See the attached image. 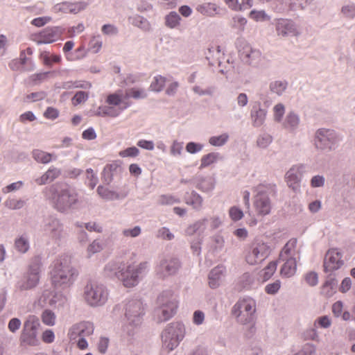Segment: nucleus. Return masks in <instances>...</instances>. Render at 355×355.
I'll return each mask as SVG.
<instances>
[{
  "label": "nucleus",
  "mask_w": 355,
  "mask_h": 355,
  "mask_svg": "<svg viewBox=\"0 0 355 355\" xmlns=\"http://www.w3.org/2000/svg\"><path fill=\"white\" fill-rule=\"evenodd\" d=\"M15 248L19 253L24 254L30 248V238L27 234H22L15 240Z\"/></svg>",
  "instance_id": "obj_37"
},
{
  "label": "nucleus",
  "mask_w": 355,
  "mask_h": 355,
  "mask_svg": "<svg viewBox=\"0 0 355 355\" xmlns=\"http://www.w3.org/2000/svg\"><path fill=\"white\" fill-rule=\"evenodd\" d=\"M157 237L166 241H171L175 236L168 227H162L157 230Z\"/></svg>",
  "instance_id": "obj_63"
},
{
  "label": "nucleus",
  "mask_w": 355,
  "mask_h": 355,
  "mask_svg": "<svg viewBox=\"0 0 355 355\" xmlns=\"http://www.w3.org/2000/svg\"><path fill=\"white\" fill-rule=\"evenodd\" d=\"M41 230L43 234L52 240H60L63 236V225L55 216H48L43 220Z\"/></svg>",
  "instance_id": "obj_17"
},
{
  "label": "nucleus",
  "mask_w": 355,
  "mask_h": 355,
  "mask_svg": "<svg viewBox=\"0 0 355 355\" xmlns=\"http://www.w3.org/2000/svg\"><path fill=\"white\" fill-rule=\"evenodd\" d=\"M341 13L348 19L355 18V3H350L341 8Z\"/></svg>",
  "instance_id": "obj_61"
},
{
  "label": "nucleus",
  "mask_w": 355,
  "mask_h": 355,
  "mask_svg": "<svg viewBox=\"0 0 355 355\" xmlns=\"http://www.w3.org/2000/svg\"><path fill=\"white\" fill-rule=\"evenodd\" d=\"M337 284L338 282L336 279L329 275L322 285L321 293L327 297H331L336 292Z\"/></svg>",
  "instance_id": "obj_38"
},
{
  "label": "nucleus",
  "mask_w": 355,
  "mask_h": 355,
  "mask_svg": "<svg viewBox=\"0 0 355 355\" xmlns=\"http://www.w3.org/2000/svg\"><path fill=\"white\" fill-rule=\"evenodd\" d=\"M184 142L174 140L170 148V154L174 157H180L183 153Z\"/></svg>",
  "instance_id": "obj_53"
},
{
  "label": "nucleus",
  "mask_w": 355,
  "mask_h": 355,
  "mask_svg": "<svg viewBox=\"0 0 355 355\" xmlns=\"http://www.w3.org/2000/svg\"><path fill=\"white\" fill-rule=\"evenodd\" d=\"M76 226L78 228L85 227L89 232H96L101 233L103 232V227L101 225L96 222H89L87 223H76Z\"/></svg>",
  "instance_id": "obj_56"
},
{
  "label": "nucleus",
  "mask_w": 355,
  "mask_h": 355,
  "mask_svg": "<svg viewBox=\"0 0 355 355\" xmlns=\"http://www.w3.org/2000/svg\"><path fill=\"white\" fill-rule=\"evenodd\" d=\"M41 273V262L38 259L32 260L26 272L17 282L16 287L21 291L35 288L40 282Z\"/></svg>",
  "instance_id": "obj_12"
},
{
  "label": "nucleus",
  "mask_w": 355,
  "mask_h": 355,
  "mask_svg": "<svg viewBox=\"0 0 355 355\" xmlns=\"http://www.w3.org/2000/svg\"><path fill=\"white\" fill-rule=\"evenodd\" d=\"M121 264L116 261L108 262L104 268L105 275L110 278L116 277L119 280V274L121 272Z\"/></svg>",
  "instance_id": "obj_35"
},
{
  "label": "nucleus",
  "mask_w": 355,
  "mask_h": 355,
  "mask_svg": "<svg viewBox=\"0 0 355 355\" xmlns=\"http://www.w3.org/2000/svg\"><path fill=\"white\" fill-rule=\"evenodd\" d=\"M205 55L206 58L209 60L210 65L214 66L216 64H218L220 66L221 63L220 57L221 55H224V53H221L220 47L217 46L209 48Z\"/></svg>",
  "instance_id": "obj_36"
},
{
  "label": "nucleus",
  "mask_w": 355,
  "mask_h": 355,
  "mask_svg": "<svg viewBox=\"0 0 355 355\" xmlns=\"http://www.w3.org/2000/svg\"><path fill=\"white\" fill-rule=\"evenodd\" d=\"M209 223L208 218L204 217L189 224L184 230V234L187 236H191L195 234L198 237L203 238L205 232L207 229Z\"/></svg>",
  "instance_id": "obj_23"
},
{
  "label": "nucleus",
  "mask_w": 355,
  "mask_h": 355,
  "mask_svg": "<svg viewBox=\"0 0 355 355\" xmlns=\"http://www.w3.org/2000/svg\"><path fill=\"white\" fill-rule=\"evenodd\" d=\"M177 309L178 301L173 291H164L157 297L154 318L157 322L167 321L175 314Z\"/></svg>",
  "instance_id": "obj_5"
},
{
  "label": "nucleus",
  "mask_w": 355,
  "mask_h": 355,
  "mask_svg": "<svg viewBox=\"0 0 355 355\" xmlns=\"http://www.w3.org/2000/svg\"><path fill=\"white\" fill-rule=\"evenodd\" d=\"M102 33L108 37L116 36L119 33V28L112 24H104L101 28Z\"/></svg>",
  "instance_id": "obj_60"
},
{
  "label": "nucleus",
  "mask_w": 355,
  "mask_h": 355,
  "mask_svg": "<svg viewBox=\"0 0 355 355\" xmlns=\"http://www.w3.org/2000/svg\"><path fill=\"white\" fill-rule=\"evenodd\" d=\"M344 265L343 254L337 248L327 251L324 260V268L326 272H332L340 269Z\"/></svg>",
  "instance_id": "obj_22"
},
{
  "label": "nucleus",
  "mask_w": 355,
  "mask_h": 355,
  "mask_svg": "<svg viewBox=\"0 0 355 355\" xmlns=\"http://www.w3.org/2000/svg\"><path fill=\"white\" fill-rule=\"evenodd\" d=\"M4 204L7 208L17 210L21 209L24 206L25 201L21 199L8 198L5 201Z\"/></svg>",
  "instance_id": "obj_59"
},
{
  "label": "nucleus",
  "mask_w": 355,
  "mask_h": 355,
  "mask_svg": "<svg viewBox=\"0 0 355 355\" xmlns=\"http://www.w3.org/2000/svg\"><path fill=\"white\" fill-rule=\"evenodd\" d=\"M288 86V83L285 80H275L270 83L269 88L272 93L278 96H282Z\"/></svg>",
  "instance_id": "obj_47"
},
{
  "label": "nucleus",
  "mask_w": 355,
  "mask_h": 355,
  "mask_svg": "<svg viewBox=\"0 0 355 355\" xmlns=\"http://www.w3.org/2000/svg\"><path fill=\"white\" fill-rule=\"evenodd\" d=\"M267 114V110L263 108L259 102L254 103L250 112L252 125L254 128L262 126L266 121Z\"/></svg>",
  "instance_id": "obj_24"
},
{
  "label": "nucleus",
  "mask_w": 355,
  "mask_h": 355,
  "mask_svg": "<svg viewBox=\"0 0 355 355\" xmlns=\"http://www.w3.org/2000/svg\"><path fill=\"white\" fill-rule=\"evenodd\" d=\"M254 277L251 274L248 272L243 274L238 280L239 288L246 290L251 288L254 284Z\"/></svg>",
  "instance_id": "obj_46"
},
{
  "label": "nucleus",
  "mask_w": 355,
  "mask_h": 355,
  "mask_svg": "<svg viewBox=\"0 0 355 355\" xmlns=\"http://www.w3.org/2000/svg\"><path fill=\"white\" fill-rule=\"evenodd\" d=\"M249 17L256 22H264L271 19V16L263 10H252L249 13Z\"/></svg>",
  "instance_id": "obj_44"
},
{
  "label": "nucleus",
  "mask_w": 355,
  "mask_h": 355,
  "mask_svg": "<svg viewBox=\"0 0 355 355\" xmlns=\"http://www.w3.org/2000/svg\"><path fill=\"white\" fill-rule=\"evenodd\" d=\"M147 96V92L144 88L132 87L125 89V92L121 89L118 90L107 96L106 105L98 107L96 115L101 117H117L132 105V102L129 101L130 98L138 100L146 98Z\"/></svg>",
  "instance_id": "obj_1"
},
{
  "label": "nucleus",
  "mask_w": 355,
  "mask_h": 355,
  "mask_svg": "<svg viewBox=\"0 0 355 355\" xmlns=\"http://www.w3.org/2000/svg\"><path fill=\"white\" fill-rule=\"evenodd\" d=\"M32 155L33 159L36 162L42 164H48L51 162L53 159H56V157L54 156L53 154L44 152L39 149H35L33 150Z\"/></svg>",
  "instance_id": "obj_40"
},
{
  "label": "nucleus",
  "mask_w": 355,
  "mask_h": 355,
  "mask_svg": "<svg viewBox=\"0 0 355 355\" xmlns=\"http://www.w3.org/2000/svg\"><path fill=\"white\" fill-rule=\"evenodd\" d=\"M67 302V297L60 291L45 290L40 298L42 305H49L54 308L63 307Z\"/></svg>",
  "instance_id": "obj_20"
},
{
  "label": "nucleus",
  "mask_w": 355,
  "mask_h": 355,
  "mask_svg": "<svg viewBox=\"0 0 355 355\" xmlns=\"http://www.w3.org/2000/svg\"><path fill=\"white\" fill-rule=\"evenodd\" d=\"M342 140V136L335 130L320 128L313 134L312 144L318 151L330 152L336 150Z\"/></svg>",
  "instance_id": "obj_6"
},
{
  "label": "nucleus",
  "mask_w": 355,
  "mask_h": 355,
  "mask_svg": "<svg viewBox=\"0 0 355 355\" xmlns=\"http://www.w3.org/2000/svg\"><path fill=\"white\" fill-rule=\"evenodd\" d=\"M248 20L245 17L241 15H235L232 17V27L236 29L238 33H242L245 29Z\"/></svg>",
  "instance_id": "obj_49"
},
{
  "label": "nucleus",
  "mask_w": 355,
  "mask_h": 355,
  "mask_svg": "<svg viewBox=\"0 0 355 355\" xmlns=\"http://www.w3.org/2000/svg\"><path fill=\"white\" fill-rule=\"evenodd\" d=\"M193 184L203 192H209L215 187V180L211 176L196 175L193 178Z\"/></svg>",
  "instance_id": "obj_28"
},
{
  "label": "nucleus",
  "mask_w": 355,
  "mask_h": 355,
  "mask_svg": "<svg viewBox=\"0 0 355 355\" xmlns=\"http://www.w3.org/2000/svg\"><path fill=\"white\" fill-rule=\"evenodd\" d=\"M284 262L280 269V275L282 277L289 278L295 275L297 271V260L295 259H279Z\"/></svg>",
  "instance_id": "obj_29"
},
{
  "label": "nucleus",
  "mask_w": 355,
  "mask_h": 355,
  "mask_svg": "<svg viewBox=\"0 0 355 355\" xmlns=\"http://www.w3.org/2000/svg\"><path fill=\"white\" fill-rule=\"evenodd\" d=\"M270 253V249L266 243L255 241L245 250V261L250 265L259 264Z\"/></svg>",
  "instance_id": "obj_13"
},
{
  "label": "nucleus",
  "mask_w": 355,
  "mask_h": 355,
  "mask_svg": "<svg viewBox=\"0 0 355 355\" xmlns=\"http://www.w3.org/2000/svg\"><path fill=\"white\" fill-rule=\"evenodd\" d=\"M165 84L166 78L161 75H157L154 77L153 80L150 85V88L152 91L159 92L163 89Z\"/></svg>",
  "instance_id": "obj_52"
},
{
  "label": "nucleus",
  "mask_w": 355,
  "mask_h": 355,
  "mask_svg": "<svg viewBox=\"0 0 355 355\" xmlns=\"http://www.w3.org/2000/svg\"><path fill=\"white\" fill-rule=\"evenodd\" d=\"M181 267L179 259L166 256L162 258L155 267L157 277L162 279L175 275Z\"/></svg>",
  "instance_id": "obj_16"
},
{
  "label": "nucleus",
  "mask_w": 355,
  "mask_h": 355,
  "mask_svg": "<svg viewBox=\"0 0 355 355\" xmlns=\"http://www.w3.org/2000/svg\"><path fill=\"white\" fill-rule=\"evenodd\" d=\"M109 291L106 286L98 282H89L84 288V298L92 307L103 306L108 300Z\"/></svg>",
  "instance_id": "obj_9"
},
{
  "label": "nucleus",
  "mask_w": 355,
  "mask_h": 355,
  "mask_svg": "<svg viewBox=\"0 0 355 355\" xmlns=\"http://www.w3.org/2000/svg\"><path fill=\"white\" fill-rule=\"evenodd\" d=\"M97 193L103 199L107 201L123 199L127 196L126 193H120L101 185L97 187Z\"/></svg>",
  "instance_id": "obj_32"
},
{
  "label": "nucleus",
  "mask_w": 355,
  "mask_h": 355,
  "mask_svg": "<svg viewBox=\"0 0 355 355\" xmlns=\"http://www.w3.org/2000/svg\"><path fill=\"white\" fill-rule=\"evenodd\" d=\"M141 234V228L136 225L132 228H125L121 231V234L125 238H137Z\"/></svg>",
  "instance_id": "obj_58"
},
{
  "label": "nucleus",
  "mask_w": 355,
  "mask_h": 355,
  "mask_svg": "<svg viewBox=\"0 0 355 355\" xmlns=\"http://www.w3.org/2000/svg\"><path fill=\"white\" fill-rule=\"evenodd\" d=\"M306 172V166L297 164L293 166L286 173L285 178L288 186L297 192L300 188V182Z\"/></svg>",
  "instance_id": "obj_21"
},
{
  "label": "nucleus",
  "mask_w": 355,
  "mask_h": 355,
  "mask_svg": "<svg viewBox=\"0 0 355 355\" xmlns=\"http://www.w3.org/2000/svg\"><path fill=\"white\" fill-rule=\"evenodd\" d=\"M197 10L203 15L214 17L218 13V7L215 3H205L197 7Z\"/></svg>",
  "instance_id": "obj_43"
},
{
  "label": "nucleus",
  "mask_w": 355,
  "mask_h": 355,
  "mask_svg": "<svg viewBox=\"0 0 355 355\" xmlns=\"http://www.w3.org/2000/svg\"><path fill=\"white\" fill-rule=\"evenodd\" d=\"M219 159L220 154L218 153L212 152L205 155L201 157L200 168L208 167L211 164L217 162Z\"/></svg>",
  "instance_id": "obj_45"
},
{
  "label": "nucleus",
  "mask_w": 355,
  "mask_h": 355,
  "mask_svg": "<svg viewBox=\"0 0 355 355\" xmlns=\"http://www.w3.org/2000/svg\"><path fill=\"white\" fill-rule=\"evenodd\" d=\"M61 174L60 169L51 166L41 177L35 180V182L38 185H44L49 182H53L58 178Z\"/></svg>",
  "instance_id": "obj_30"
},
{
  "label": "nucleus",
  "mask_w": 355,
  "mask_h": 355,
  "mask_svg": "<svg viewBox=\"0 0 355 355\" xmlns=\"http://www.w3.org/2000/svg\"><path fill=\"white\" fill-rule=\"evenodd\" d=\"M94 325L90 322H81L74 324L71 330V337L75 338L76 336L85 337L90 336L94 332Z\"/></svg>",
  "instance_id": "obj_27"
},
{
  "label": "nucleus",
  "mask_w": 355,
  "mask_h": 355,
  "mask_svg": "<svg viewBox=\"0 0 355 355\" xmlns=\"http://www.w3.org/2000/svg\"><path fill=\"white\" fill-rule=\"evenodd\" d=\"M56 316L54 312L45 309L42 314V320L47 326H53L55 324Z\"/></svg>",
  "instance_id": "obj_54"
},
{
  "label": "nucleus",
  "mask_w": 355,
  "mask_h": 355,
  "mask_svg": "<svg viewBox=\"0 0 355 355\" xmlns=\"http://www.w3.org/2000/svg\"><path fill=\"white\" fill-rule=\"evenodd\" d=\"M257 192L254 196V207L260 216L268 215L272 209L270 196L276 193V186L273 184H260L255 187Z\"/></svg>",
  "instance_id": "obj_8"
},
{
  "label": "nucleus",
  "mask_w": 355,
  "mask_h": 355,
  "mask_svg": "<svg viewBox=\"0 0 355 355\" xmlns=\"http://www.w3.org/2000/svg\"><path fill=\"white\" fill-rule=\"evenodd\" d=\"M46 190L53 194L54 207L60 212H68L73 209L78 202V193L68 185H62L60 187L52 185Z\"/></svg>",
  "instance_id": "obj_4"
},
{
  "label": "nucleus",
  "mask_w": 355,
  "mask_h": 355,
  "mask_svg": "<svg viewBox=\"0 0 355 355\" xmlns=\"http://www.w3.org/2000/svg\"><path fill=\"white\" fill-rule=\"evenodd\" d=\"M225 272V268L223 266H218L210 271L209 284L211 288H216L219 286Z\"/></svg>",
  "instance_id": "obj_31"
},
{
  "label": "nucleus",
  "mask_w": 355,
  "mask_h": 355,
  "mask_svg": "<svg viewBox=\"0 0 355 355\" xmlns=\"http://www.w3.org/2000/svg\"><path fill=\"white\" fill-rule=\"evenodd\" d=\"M300 123V116L294 111L289 112L282 122L283 127L290 132H295Z\"/></svg>",
  "instance_id": "obj_33"
},
{
  "label": "nucleus",
  "mask_w": 355,
  "mask_h": 355,
  "mask_svg": "<svg viewBox=\"0 0 355 355\" xmlns=\"http://www.w3.org/2000/svg\"><path fill=\"white\" fill-rule=\"evenodd\" d=\"M204 144L193 141L188 142L186 145V150L190 154H196L202 150Z\"/></svg>",
  "instance_id": "obj_64"
},
{
  "label": "nucleus",
  "mask_w": 355,
  "mask_h": 355,
  "mask_svg": "<svg viewBox=\"0 0 355 355\" xmlns=\"http://www.w3.org/2000/svg\"><path fill=\"white\" fill-rule=\"evenodd\" d=\"M128 21L132 25L138 27L143 31H147L150 29V24L149 21L142 16L136 15L129 17Z\"/></svg>",
  "instance_id": "obj_42"
},
{
  "label": "nucleus",
  "mask_w": 355,
  "mask_h": 355,
  "mask_svg": "<svg viewBox=\"0 0 355 355\" xmlns=\"http://www.w3.org/2000/svg\"><path fill=\"white\" fill-rule=\"evenodd\" d=\"M273 25L276 35L279 38L298 37L302 33L299 26L291 19H275Z\"/></svg>",
  "instance_id": "obj_15"
},
{
  "label": "nucleus",
  "mask_w": 355,
  "mask_h": 355,
  "mask_svg": "<svg viewBox=\"0 0 355 355\" xmlns=\"http://www.w3.org/2000/svg\"><path fill=\"white\" fill-rule=\"evenodd\" d=\"M277 262L270 261L268 266L262 270L261 276L264 281L269 279L273 275L277 270Z\"/></svg>",
  "instance_id": "obj_57"
},
{
  "label": "nucleus",
  "mask_w": 355,
  "mask_h": 355,
  "mask_svg": "<svg viewBox=\"0 0 355 355\" xmlns=\"http://www.w3.org/2000/svg\"><path fill=\"white\" fill-rule=\"evenodd\" d=\"M296 239H290L284 246L279 254V259H295L300 260V250L297 247Z\"/></svg>",
  "instance_id": "obj_26"
},
{
  "label": "nucleus",
  "mask_w": 355,
  "mask_h": 355,
  "mask_svg": "<svg viewBox=\"0 0 355 355\" xmlns=\"http://www.w3.org/2000/svg\"><path fill=\"white\" fill-rule=\"evenodd\" d=\"M78 276L76 269L71 265L70 258L61 256L53 263L51 279L56 289H66L74 283Z\"/></svg>",
  "instance_id": "obj_2"
},
{
  "label": "nucleus",
  "mask_w": 355,
  "mask_h": 355,
  "mask_svg": "<svg viewBox=\"0 0 355 355\" xmlns=\"http://www.w3.org/2000/svg\"><path fill=\"white\" fill-rule=\"evenodd\" d=\"M239 56L242 61L254 67H259L263 65L264 60L261 52L252 48L249 44H245L242 49H239Z\"/></svg>",
  "instance_id": "obj_18"
},
{
  "label": "nucleus",
  "mask_w": 355,
  "mask_h": 355,
  "mask_svg": "<svg viewBox=\"0 0 355 355\" xmlns=\"http://www.w3.org/2000/svg\"><path fill=\"white\" fill-rule=\"evenodd\" d=\"M104 247V242L100 239L94 240L87 248V256L91 257L93 254L101 252Z\"/></svg>",
  "instance_id": "obj_48"
},
{
  "label": "nucleus",
  "mask_w": 355,
  "mask_h": 355,
  "mask_svg": "<svg viewBox=\"0 0 355 355\" xmlns=\"http://www.w3.org/2000/svg\"><path fill=\"white\" fill-rule=\"evenodd\" d=\"M150 270V263L141 261L138 264L129 263L123 266L119 274V281L125 288L137 286Z\"/></svg>",
  "instance_id": "obj_7"
},
{
  "label": "nucleus",
  "mask_w": 355,
  "mask_h": 355,
  "mask_svg": "<svg viewBox=\"0 0 355 355\" xmlns=\"http://www.w3.org/2000/svg\"><path fill=\"white\" fill-rule=\"evenodd\" d=\"M64 31L61 26H49L35 35L33 40L37 44L53 43L61 37Z\"/></svg>",
  "instance_id": "obj_19"
},
{
  "label": "nucleus",
  "mask_w": 355,
  "mask_h": 355,
  "mask_svg": "<svg viewBox=\"0 0 355 355\" xmlns=\"http://www.w3.org/2000/svg\"><path fill=\"white\" fill-rule=\"evenodd\" d=\"M165 26L171 29L178 28L180 26L182 18L175 11H171L164 17Z\"/></svg>",
  "instance_id": "obj_39"
},
{
  "label": "nucleus",
  "mask_w": 355,
  "mask_h": 355,
  "mask_svg": "<svg viewBox=\"0 0 355 355\" xmlns=\"http://www.w3.org/2000/svg\"><path fill=\"white\" fill-rule=\"evenodd\" d=\"M121 171V166L117 162L105 165L103 171V178L107 184H110L115 175Z\"/></svg>",
  "instance_id": "obj_34"
},
{
  "label": "nucleus",
  "mask_w": 355,
  "mask_h": 355,
  "mask_svg": "<svg viewBox=\"0 0 355 355\" xmlns=\"http://www.w3.org/2000/svg\"><path fill=\"white\" fill-rule=\"evenodd\" d=\"M145 306L139 299L124 302V320L122 330L124 335L132 338L139 330L145 315Z\"/></svg>",
  "instance_id": "obj_3"
},
{
  "label": "nucleus",
  "mask_w": 355,
  "mask_h": 355,
  "mask_svg": "<svg viewBox=\"0 0 355 355\" xmlns=\"http://www.w3.org/2000/svg\"><path fill=\"white\" fill-rule=\"evenodd\" d=\"M87 7V3L83 1L79 2H68L64 1L57 3L53 7V10L55 12L72 13L77 14L81 10H83Z\"/></svg>",
  "instance_id": "obj_25"
},
{
  "label": "nucleus",
  "mask_w": 355,
  "mask_h": 355,
  "mask_svg": "<svg viewBox=\"0 0 355 355\" xmlns=\"http://www.w3.org/2000/svg\"><path fill=\"white\" fill-rule=\"evenodd\" d=\"M273 119L275 122H283V117L285 114V106L279 103L276 104L273 109Z\"/></svg>",
  "instance_id": "obj_55"
},
{
  "label": "nucleus",
  "mask_w": 355,
  "mask_h": 355,
  "mask_svg": "<svg viewBox=\"0 0 355 355\" xmlns=\"http://www.w3.org/2000/svg\"><path fill=\"white\" fill-rule=\"evenodd\" d=\"M229 216L232 220L236 222L243 218L244 214L239 207L233 206L229 209Z\"/></svg>",
  "instance_id": "obj_62"
},
{
  "label": "nucleus",
  "mask_w": 355,
  "mask_h": 355,
  "mask_svg": "<svg viewBox=\"0 0 355 355\" xmlns=\"http://www.w3.org/2000/svg\"><path fill=\"white\" fill-rule=\"evenodd\" d=\"M185 334V326L182 322L168 324L162 334L163 347L168 351L173 350L184 339Z\"/></svg>",
  "instance_id": "obj_10"
},
{
  "label": "nucleus",
  "mask_w": 355,
  "mask_h": 355,
  "mask_svg": "<svg viewBox=\"0 0 355 355\" xmlns=\"http://www.w3.org/2000/svg\"><path fill=\"white\" fill-rule=\"evenodd\" d=\"M40 326L39 319L35 315H29L24 323L21 341L28 345H37L40 343L37 336Z\"/></svg>",
  "instance_id": "obj_14"
},
{
  "label": "nucleus",
  "mask_w": 355,
  "mask_h": 355,
  "mask_svg": "<svg viewBox=\"0 0 355 355\" xmlns=\"http://www.w3.org/2000/svg\"><path fill=\"white\" fill-rule=\"evenodd\" d=\"M273 137L267 132H263L257 137V146L262 149L268 148L272 142Z\"/></svg>",
  "instance_id": "obj_51"
},
{
  "label": "nucleus",
  "mask_w": 355,
  "mask_h": 355,
  "mask_svg": "<svg viewBox=\"0 0 355 355\" xmlns=\"http://www.w3.org/2000/svg\"><path fill=\"white\" fill-rule=\"evenodd\" d=\"M185 200L187 205H191L197 211L200 210L202 207L203 198L195 191H193L189 196H186Z\"/></svg>",
  "instance_id": "obj_41"
},
{
  "label": "nucleus",
  "mask_w": 355,
  "mask_h": 355,
  "mask_svg": "<svg viewBox=\"0 0 355 355\" xmlns=\"http://www.w3.org/2000/svg\"><path fill=\"white\" fill-rule=\"evenodd\" d=\"M230 136L228 133L224 132L220 135L211 136L209 138V144L215 147H221L228 141Z\"/></svg>",
  "instance_id": "obj_50"
},
{
  "label": "nucleus",
  "mask_w": 355,
  "mask_h": 355,
  "mask_svg": "<svg viewBox=\"0 0 355 355\" xmlns=\"http://www.w3.org/2000/svg\"><path fill=\"white\" fill-rule=\"evenodd\" d=\"M256 311V302L251 297L240 299L232 308V314L242 324L253 323Z\"/></svg>",
  "instance_id": "obj_11"
}]
</instances>
